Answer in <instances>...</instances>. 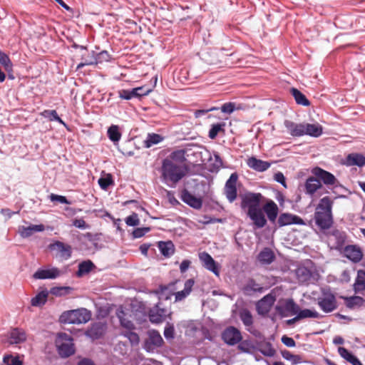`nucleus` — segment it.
I'll list each match as a JSON object with an SVG mask.
<instances>
[{
	"instance_id": "nucleus-1",
	"label": "nucleus",
	"mask_w": 365,
	"mask_h": 365,
	"mask_svg": "<svg viewBox=\"0 0 365 365\" xmlns=\"http://www.w3.org/2000/svg\"><path fill=\"white\" fill-rule=\"evenodd\" d=\"M333 201L328 196L324 197L317 205L314 215L317 226L322 230H329L334 223L332 215Z\"/></svg>"
},
{
	"instance_id": "nucleus-2",
	"label": "nucleus",
	"mask_w": 365,
	"mask_h": 365,
	"mask_svg": "<svg viewBox=\"0 0 365 365\" xmlns=\"http://www.w3.org/2000/svg\"><path fill=\"white\" fill-rule=\"evenodd\" d=\"M185 165H178L171 160H163L162 175L165 180L175 184L185 175Z\"/></svg>"
},
{
	"instance_id": "nucleus-3",
	"label": "nucleus",
	"mask_w": 365,
	"mask_h": 365,
	"mask_svg": "<svg viewBox=\"0 0 365 365\" xmlns=\"http://www.w3.org/2000/svg\"><path fill=\"white\" fill-rule=\"evenodd\" d=\"M91 318V312L81 308L64 312L60 317V321L65 324H86Z\"/></svg>"
},
{
	"instance_id": "nucleus-4",
	"label": "nucleus",
	"mask_w": 365,
	"mask_h": 365,
	"mask_svg": "<svg viewBox=\"0 0 365 365\" xmlns=\"http://www.w3.org/2000/svg\"><path fill=\"white\" fill-rule=\"evenodd\" d=\"M58 354L62 357H68L74 354L73 338L66 333H59L56 341Z\"/></svg>"
},
{
	"instance_id": "nucleus-5",
	"label": "nucleus",
	"mask_w": 365,
	"mask_h": 365,
	"mask_svg": "<svg viewBox=\"0 0 365 365\" xmlns=\"http://www.w3.org/2000/svg\"><path fill=\"white\" fill-rule=\"evenodd\" d=\"M318 305L326 313L335 310L337 302L334 294L329 289H322V295L318 298Z\"/></svg>"
},
{
	"instance_id": "nucleus-6",
	"label": "nucleus",
	"mask_w": 365,
	"mask_h": 365,
	"mask_svg": "<svg viewBox=\"0 0 365 365\" xmlns=\"http://www.w3.org/2000/svg\"><path fill=\"white\" fill-rule=\"evenodd\" d=\"M48 249L55 252V257L62 260H67L72 255V247L70 245L61 241H54L48 245Z\"/></svg>"
},
{
	"instance_id": "nucleus-7",
	"label": "nucleus",
	"mask_w": 365,
	"mask_h": 365,
	"mask_svg": "<svg viewBox=\"0 0 365 365\" xmlns=\"http://www.w3.org/2000/svg\"><path fill=\"white\" fill-rule=\"evenodd\" d=\"M262 195L260 193H247L242 200L241 207L247 208V212L255 211L260 208V201Z\"/></svg>"
},
{
	"instance_id": "nucleus-8",
	"label": "nucleus",
	"mask_w": 365,
	"mask_h": 365,
	"mask_svg": "<svg viewBox=\"0 0 365 365\" xmlns=\"http://www.w3.org/2000/svg\"><path fill=\"white\" fill-rule=\"evenodd\" d=\"M276 311L282 317L295 315L299 311V307L292 299H285L276 307Z\"/></svg>"
},
{
	"instance_id": "nucleus-9",
	"label": "nucleus",
	"mask_w": 365,
	"mask_h": 365,
	"mask_svg": "<svg viewBox=\"0 0 365 365\" xmlns=\"http://www.w3.org/2000/svg\"><path fill=\"white\" fill-rule=\"evenodd\" d=\"M312 173L327 186H335L339 184L338 180L333 174L319 167L313 168Z\"/></svg>"
},
{
	"instance_id": "nucleus-10",
	"label": "nucleus",
	"mask_w": 365,
	"mask_h": 365,
	"mask_svg": "<svg viewBox=\"0 0 365 365\" xmlns=\"http://www.w3.org/2000/svg\"><path fill=\"white\" fill-rule=\"evenodd\" d=\"M163 339L158 331L153 330L149 332L148 338L145 341L144 349L147 351H153L156 348L160 347Z\"/></svg>"
},
{
	"instance_id": "nucleus-11",
	"label": "nucleus",
	"mask_w": 365,
	"mask_h": 365,
	"mask_svg": "<svg viewBox=\"0 0 365 365\" xmlns=\"http://www.w3.org/2000/svg\"><path fill=\"white\" fill-rule=\"evenodd\" d=\"M237 179V174L234 173L231 174L225 183V194L230 202H232L234 200H235L237 196V190L236 187Z\"/></svg>"
},
{
	"instance_id": "nucleus-12",
	"label": "nucleus",
	"mask_w": 365,
	"mask_h": 365,
	"mask_svg": "<svg viewBox=\"0 0 365 365\" xmlns=\"http://www.w3.org/2000/svg\"><path fill=\"white\" fill-rule=\"evenodd\" d=\"M223 341L229 345H235L242 340L240 331L234 327H229L222 332Z\"/></svg>"
},
{
	"instance_id": "nucleus-13",
	"label": "nucleus",
	"mask_w": 365,
	"mask_h": 365,
	"mask_svg": "<svg viewBox=\"0 0 365 365\" xmlns=\"http://www.w3.org/2000/svg\"><path fill=\"white\" fill-rule=\"evenodd\" d=\"M275 301V296L272 294L265 295L262 299L259 300L256 304V309L258 314L261 315L268 314Z\"/></svg>"
},
{
	"instance_id": "nucleus-14",
	"label": "nucleus",
	"mask_w": 365,
	"mask_h": 365,
	"mask_svg": "<svg viewBox=\"0 0 365 365\" xmlns=\"http://www.w3.org/2000/svg\"><path fill=\"white\" fill-rule=\"evenodd\" d=\"M199 258L205 268L213 272L216 276L220 275L219 265L209 253L206 252H201L199 255Z\"/></svg>"
},
{
	"instance_id": "nucleus-15",
	"label": "nucleus",
	"mask_w": 365,
	"mask_h": 365,
	"mask_svg": "<svg viewBox=\"0 0 365 365\" xmlns=\"http://www.w3.org/2000/svg\"><path fill=\"white\" fill-rule=\"evenodd\" d=\"M81 50L83 51L81 54V62L78 64L77 70L85 66L96 65L100 62L94 51H89L83 46L81 47Z\"/></svg>"
},
{
	"instance_id": "nucleus-16",
	"label": "nucleus",
	"mask_w": 365,
	"mask_h": 365,
	"mask_svg": "<svg viewBox=\"0 0 365 365\" xmlns=\"http://www.w3.org/2000/svg\"><path fill=\"white\" fill-rule=\"evenodd\" d=\"M279 227L290 225H306L304 221L300 217L291 213H282L277 220Z\"/></svg>"
},
{
	"instance_id": "nucleus-17",
	"label": "nucleus",
	"mask_w": 365,
	"mask_h": 365,
	"mask_svg": "<svg viewBox=\"0 0 365 365\" xmlns=\"http://www.w3.org/2000/svg\"><path fill=\"white\" fill-rule=\"evenodd\" d=\"M181 200L191 207L197 210L200 209L202 206V200L195 197L185 189L182 191Z\"/></svg>"
},
{
	"instance_id": "nucleus-18",
	"label": "nucleus",
	"mask_w": 365,
	"mask_h": 365,
	"mask_svg": "<svg viewBox=\"0 0 365 365\" xmlns=\"http://www.w3.org/2000/svg\"><path fill=\"white\" fill-rule=\"evenodd\" d=\"M344 255L354 262H359L363 257V253L356 245H347L344 249Z\"/></svg>"
},
{
	"instance_id": "nucleus-19",
	"label": "nucleus",
	"mask_w": 365,
	"mask_h": 365,
	"mask_svg": "<svg viewBox=\"0 0 365 365\" xmlns=\"http://www.w3.org/2000/svg\"><path fill=\"white\" fill-rule=\"evenodd\" d=\"M264 290V287L252 278H249L242 288L243 293L248 296L252 295L256 292L262 293Z\"/></svg>"
},
{
	"instance_id": "nucleus-20",
	"label": "nucleus",
	"mask_w": 365,
	"mask_h": 365,
	"mask_svg": "<svg viewBox=\"0 0 365 365\" xmlns=\"http://www.w3.org/2000/svg\"><path fill=\"white\" fill-rule=\"evenodd\" d=\"M166 314V309L160 308L158 304L150 309L148 317L152 323L159 324L165 319Z\"/></svg>"
},
{
	"instance_id": "nucleus-21",
	"label": "nucleus",
	"mask_w": 365,
	"mask_h": 365,
	"mask_svg": "<svg viewBox=\"0 0 365 365\" xmlns=\"http://www.w3.org/2000/svg\"><path fill=\"white\" fill-rule=\"evenodd\" d=\"M284 126L289 133L293 137L304 135V123H296L289 120L284 121Z\"/></svg>"
},
{
	"instance_id": "nucleus-22",
	"label": "nucleus",
	"mask_w": 365,
	"mask_h": 365,
	"mask_svg": "<svg viewBox=\"0 0 365 365\" xmlns=\"http://www.w3.org/2000/svg\"><path fill=\"white\" fill-rule=\"evenodd\" d=\"M247 165L249 168L257 172H264L271 165L269 162L257 159L254 156H252L247 160Z\"/></svg>"
},
{
	"instance_id": "nucleus-23",
	"label": "nucleus",
	"mask_w": 365,
	"mask_h": 365,
	"mask_svg": "<svg viewBox=\"0 0 365 365\" xmlns=\"http://www.w3.org/2000/svg\"><path fill=\"white\" fill-rule=\"evenodd\" d=\"M26 340V332L19 328H14L9 333V344H18L24 342Z\"/></svg>"
},
{
	"instance_id": "nucleus-24",
	"label": "nucleus",
	"mask_w": 365,
	"mask_h": 365,
	"mask_svg": "<svg viewBox=\"0 0 365 365\" xmlns=\"http://www.w3.org/2000/svg\"><path fill=\"white\" fill-rule=\"evenodd\" d=\"M247 215L252 220L254 225L257 228H262L267 224V220L261 208L251 212H247Z\"/></svg>"
},
{
	"instance_id": "nucleus-25",
	"label": "nucleus",
	"mask_w": 365,
	"mask_h": 365,
	"mask_svg": "<svg viewBox=\"0 0 365 365\" xmlns=\"http://www.w3.org/2000/svg\"><path fill=\"white\" fill-rule=\"evenodd\" d=\"M61 274V271L56 268L53 267L48 269H38L34 274L35 279H56Z\"/></svg>"
},
{
	"instance_id": "nucleus-26",
	"label": "nucleus",
	"mask_w": 365,
	"mask_h": 365,
	"mask_svg": "<svg viewBox=\"0 0 365 365\" xmlns=\"http://www.w3.org/2000/svg\"><path fill=\"white\" fill-rule=\"evenodd\" d=\"M322 187V182L316 176L308 178L304 184L306 193L310 195H313Z\"/></svg>"
},
{
	"instance_id": "nucleus-27",
	"label": "nucleus",
	"mask_w": 365,
	"mask_h": 365,
	"mask_svg": "<svg viewBox=\"0 0 365 365\" xmlns=\"http://www.w3.org/2000/svg\"><path fill=\"white\" fill-rule=\"evenodd\" d=\"M263 211L267 214V216L270 222H275L278 215V207L277 204L270 200L263 206Z\"/></svg>"
},
{
	"instance_id": "nucleus-28",
	"label": "nucleus",
	"mask_w": 365,
	"mask_h": 365,
	"mask_svg": "<svg viewBox=\"0 0 365 365\" xmlns=\"http://www.w3.org/2000/svg\"><path fill=\"white\" fill-rule=\"evenodd\" d=\"M304 135L318 138L323 133V127L319 123H304Z\"/></svg>"
},
{
	"instance_id": "nucleus-29",
	"label": "nucleus",
	"mask_w": 365,
	"mask_h": 365,
	"mask_svg": "<svg viewBox=\"0 0 365 365\" xmlns=\"http://www.w3.org/2000/svg\"><path fill=\"white\" fill-rule=\"evenodd\" d=\"M274 259V253L267 247L264 248L257 256V259L262 264H269Z\"/></svg>"
},
{
	"instance_id": "nucleus-30",
	"label": "nucleus",
	"mask_w": 365,
	"mask_h": 365,
	"mask_svg": "<svg viewBox=\"0 0 365 365\" xmlns=\"http://www.w3.org/2000/svg\"><path fill=\"white\" fill-rule=\"evenodd\" d=\"M297 279L301 283H309L312 277V272L305 267H299L296 270Z\"/></svg>"
},
{
	"instance_id": "nucleus-31",
	"label": "nucleus",
	"mask_w": 365,
	"mask_h": 365,
	"mask_svg": "<svg viewBox=\"0 0 365 365\" xmlns=\"http://www.w3.org/2000/svg\"><path fill=\"white\" fill-rule=\"evenodd\" d=\"M194 284L195 281L193 279H187L185 282L184 289L182 291L175 293V301H181L183 299H185L187 296H188L192 291Z\"/></svg>"
},
{
	"instance_id": "nucleus-32",
	"label": "nucleus",
	"mask_w": 365,
	"mask_h": 365,
	"mask_svg": "<svg viewBox=\"0 0 365 365\" xmlns=\"http://www.w3.org/2000/svg\"><path fill=\"white\" fill-rule=\"evenodd\" d=\"M45 229L43 225H31L28 227H22L20 228V235L23 237H29L34 232H42Z\"/></svg>"
},
{
	"instance_id": "nucleus-33",
	"label": "nucleus",
	"mask_w": 365,
	"mask_h": 365,
	"mask_svg": "<svg viewBox=\"0 0 365 365\" xmlns=\"http://www.w3.org/2000/svg\"><path fill=\"white\" fill-rule=\"evenodd\" d=\"M346 164L362 167L365 165V156L359 153H351L346 157Z\"/></svg>"
},
{
	"instance_id": "nucleus-34",
	"label": "nucleus",
	"mask_w": 365,
	"mask_h": 365,
	"mask_svg": "<svg viewBox=\"0 0 365 365\" xmlns=\"http://www.w3.org/2000/svg\"><path fill=\"white\" fill-rule=\"evenodd\" d=\"M354 290L359 293L365 290V270L359 269L354 284Z\"/></svg>"
},
{
	"instance_id": "nucleus-35",
	"label": "nucleus",
	"mask_w": 365,
	"mask_h": 365,
	"mask_svg": "<svg viewBox=\"0 0 365 365\" xmlns=\"http://www.w3.org/2000/svg\"><path fill=\"white\" fill-rule=\"evenodd\" d=\"M346 306L349 309L360 307L365 304V299L359 296L344 297Z\"/></svg>"
},
{
	"instance_id": "nucleus-36",
	"label": "nucleus",
	"mask_w": 365,
	"mask_h": 365,
	"mask_svg": "<svg viewBox=\"0 0 365 365\" xmlns=\"http://www.w3.org/2000/svg\"><path fill=\"white\" fill-rule=\"evenodd\" d=\"M290 93L292 95V96L294 97V98L297 104L302 105L304 106H309L310 105V102L307 98L305 95H304L297 88H292L290 89Z\"/></svg>"
},
{
	"instance_id": "nucleus-37",
	"label": "nucleus",
	"mask_w": 365,
	"mask_h": 365,
	"mask_svg": "<svg viewBox=\"0 0 365 365\" xmlns=\"http://www.w3.org/2000/svg\"><path fill=\"white\" fill-rule=\"evenodd\" d=\"M117 316L119 319L120 325L122 327L125 328L126 330H133L135 329V325L131 320H130L127 317V314L124 311L120 310L117 312Z\"/></svg>"
},
{
	"instance_id": "nucleus-38",
	"label": "nucleus",
	"mask_w": 365,
	"mask_h": 365,
	"mask_svg": "<svg viewBox=\"0 0 365 365\" xmlns=\"http://www.w3.org/2000/svg\"><path fill=\"white\" fill-rule=\"evenodd\" d=\"M185 151L184 150H178L172 152L168 158L165 160H173L175 163L178 165H185Z\"/></svg>"
},
{
	"instance_id": "nucleus-39",
	"label": "nucleus",
	"mask_w": 365,
	"mask_h": 365,
	"mask_svg": "<svg viewBox=\"0 0 365 365\" xmlns=\"http://www.w3.org/2000/svg\"><path fill=\"white\" fill-rule=\"evenodd\" d=\"M158 248L165 257H170L174 253L175 247L171 241L159 242Z\"/></svg>"
},
{
	"instance_id": "nucleus-40",
	"label": "nucleus",
	"mask_w": 365,
	"mask_h": 365,
	"mask_svg": "<svg viewBox=\"0 0 365 365\" xmlns=\"http://www.w3.org/2000/svg\"><path fill=\"white\" fill-rule=\"evenodd\" d=\"M44 118H48L50 121L56 120L61 124L66 125L63 120L58 116L56 110H44L40 113Z\"/></svg>"
},
{
	"instance_id": "nucleus-41",
	"label": "nucleus",
	"mask_w": 365,
	"mask_h": 365,
	"mask_svg": "<svg viewBox=\"0 0 365 365\" xmlns=\"http://www.w3.org/2000/svg\"><path fill=\"white\" fill-rule=\"evenodd\" d=\"M108 136L109 139L115 143L118 142L121 138V133L119 131V127L116 125H112L108 129Z\"/></svg>"
},
{
	"instance_id": "nucleus-42",
	"label": "nucleus",
	"mask_w": 365,
	"mask_h": 365,
	"mask_svg": "<svg viewBox=\"0 0 365 365\" xmlns=\"http://www.w3.org/2000/svg\"><path fill=\"white\" fill-rule=\"evenodd\" d=\"M282 356L286 360L291 361L292 365L300 364L303 361V359L301 356L293 354L287 350L282 351Z\"/></svg>"
},
{
	"instance_id": "nucleus-43",
	"label": "nucleus",
	"mask_w": 365,
	"mask_h": 365,
	"mask_svg": "<svg viewBox=\"0 0 365 365\" xmlns=\"http://www.w3.org/2000/svg\"><path fill=\"white\" fill-rule=\"evenodd\" d=\"M163 138L156 133L148 134L146 140L144 141L145 147L150 148L154 145L160 143Z\"/></svg>"
},
{
	"instance_id": "nucleus-44",
	"label": "nucleus",
	"mask_w": 365,
	"mask_h": 365,
	"mask_svg": "<svg viewBox=\"0 0 365 365\" xmlns=\"http://www.w3.org/2000/svg\"><path fill=\"white\" fill-rule=\"evenodd\" d=\"M121 334L128 338L132 346H136L140 342V337L138 334L133 332V330H125Z\"/></svg>"
},
{
	"instance_id": "nucleus-45",
	"label": "nucleus",
	"mask_w": 365,
	"mask_h": 365,
	"mask_svg": "<svg viewBox=\"0 0 365 365\" xmlns=\"http://www.w3.org/2000/svg\"><path fill=\"white\" fill-rule=\"evenodd\" d=\"M225 125V123H216V124L212 125V128H210V130L209 131V135H208L209 138L211 139H215L219 133L222 132L224 133H225V129H224Z\"/></svg>"
},
{
	"instance_id": "nucleus-46",
	"label": "nucleus",
	"mask_w": 365,
	"mask_h": 365,
	"mask_svg": "<svg viewBox=\"0 0 365 365\" xmlns=\"http://www.w3.org/2000/svg\"><path fill=\"white\" fill-rule=\"evenodd\" d=\"M93 267L94 264L91 261H84L79 264L77 274L78 276H81L84 274L88 273Z\"/></svg>"
},
{
	"instance_id": "nucleus-47",
	"label": "nucleus",
	"mask_w": 365,
	"mask_h": 365,
	"mask_svg": "<svg viewBox=\"0 0 365 365\" xmlns=\"http://www.w3.org/2000/svg\"><path fill=\"white\" fill-rule=\"evenodd\" d=\"M240 319L246 327H250L253 324V319L250 312L247 309H243L240 313Z\"/></svg>"
},
{
	"instance_id": "nucleus-48",
	"label": "nucleus",
	"mask_w": 365,
	"mask_h": 365,
	"mask_svg": "<svg viewBox=\"0 0 365 365\" xmlns=\"http://www.w3.org/2000/svg\"><path fill=\"white\" fill-rule=\"evenodd\" d=\"M0 64H1L6 71H12V63L9 56L0 50Z\"/></svg>"
},
{
	"instance_id": "nucleus-49",
	"label": "nucleus",
	"mask_w": 365,
	"mask_h": 365,
	"mask_svg": "<svg viewBox=\"0 0 365 365\" xmlns=\"http://www.w3.org/2000/svg\"><path fill=\"white\" fill-rule=\"evenodd\" d=\"M299 317V320L305 318H319V314L314 310L305 309L300 310L297 314Z\"/></svg>"
},
{
	"instance_id": "nucleus-50",
	"label": "nucleus",
	"mask_w": 365,
	"mask_h": 365,
	"mask_svg": "<svg viewBox=\"0 0 365 365\" xmlns=\"http://www.w3.org/2000/svg\"><path fill=\"white\" fill-rule=\"evenodd\" d=\"M48 294L45 292L38 293L35 297L31 299V304L37 307L44 304L46 302Z\"/></svg>"
},
{
	"instance_id": "nucleus-51",
	"label": "nucleus",
	"mask_w": 365,
	"mask_h": 365,
	"mask_svg": "<svg viewBox=\"0 0 365 365\" xmlns=\"http://www.w3.org/2000/svg\"><path fill=\"white\" fill-rule=\"evenodd\" d=\"M86 335L93 339L100 338L103 335L101 327L97 324L92 326V327L88 330Z\"/></svg>"
},
{
	"instance_id": "nucleus-52",
	"label": "nucleus",
	"mask_w": 365,
	"mask_h": 365,
	"mask_svg": "<svg viewBox=\"0 0 365 365\" xmlns=\"http://www.w3.org/2000/svg\"><path fill=\"white\" fill-rule=\"evenodd\" d=\"M3 361L6 365H22V361L19 360L18 356L11 355H5Z\"/></svg>"
},
{
	"instance_id": "nucleus-53",
	"label": "nucleus",
	"mask_w": 365,
	"mask_h": 365,
	"mask_svg": "<svg viewBox=\"0 0 365 365\" xmlns=\"http://www.w3.org/2000/svg\"><path fill=\"white\" fill-rule=\"evenodd\" d=\"M71 289L69 287H53L51 289V293L56 296H63L70 293Z\"/></svg>"
},
{
	"instance_id": "nucleus-54",
	"label": "nucleus",
	"mask_w": 365,
	"mask_h": 365,
	"mask_svg": "<svg viewBox=\"0 0 365 365\" xmlns=\"http://www.w3.org/2000/svg\"><path fill=\"white\" fill-rule=\"evenodd\" d=\"M113 180L110 175H108L105 178H101L98 180V184L100 187L103 189L106 190L111 184H113Z\"/></svg>"
},
{
	"instance_id": "nucleus-55",
	"label": "nucleus",
	"mask_w": 365,
	"mask_h": 365,
	"mask_svg": "<svg viewBox=\"0 0 365 365\" xmlns=\"http://www.w3.org/2000/svg\"><path fill=\"white\" fill-rule=\"evenodd\" d=\"M125 223L128 226H137L140 224V220L138 214L133 212L132 215L127 217L125 220Z\"/></svg>"
},
{
	"instance_id": "nucleus-56",
	"label": "nucleus",
	"mask_w": 365,
	"mask_h": 365,
	"mask_svg": "<svg viewBox=\"0 0 365 365\" xmlns=\"http://www.w3.org/2000/svg\"><path fill=\"white\" fill-rule=\"evenodd\" d=\"M150 227H138L133 230V236L134 238H140L144 236L147 232L150 231Z\"/></svg>"
},
{
	"instance_id": "nucleus-57",
	"label": "nucleus",
	"mask_w": 365,
	"mask_h": 365,
	"mask_svg": "<svg viewBox=\"0 0 365 365\" xmlns=\"http://www.w3.org/2000/svg\"><path fill=\"white\" fill-rule=\"evenodd\" d=\"M338 352L339 355L347 361H349V360H351V359L354 356V355L344 347H339Z\"/></svg>"
},
{
	"instance_id": "nucleus-58",
	"label": "nucleus",
	"mask_w": 365,
	"mask_h": 365,
	"mask_svg": "<svg viewBox=\"0 0 365 365\" xmlns=\"http://www.w3.org/2000/svg\"><path fill=\"white\" fill-rule=\"evenodd\" d=\"M235 105L234 103H225L221 107V111L225 113H231L235 110Z\"/></svg>"
},
{
	"instance_id": "nucleus-59",
	"label": "nucleus",
	"mask_w": 365,
	"mask_h": 365,
	"mask_svg": "<svg viewBox=\"0 0 365 365\" xmlns=\"http://www.w3.org/2000/svg\"><path fill=\"white\" fill-rule=\"evenodd\" d=\"M50 199L53 202L58 201L63 204H70V202L66 199V197L65 196L58 195L56 194H51L50 195Z\"/></svg>"
},
{
	"instance_id": "nucleus-60",
	"label": "nucleus",
	"mask_w": 365,
	"mask_h": 365,
	"mask_svg": "<svg viewBox=\"0 0 365 365\" xmlns=\"http://www.w3.org/2000/svg\"><path fill=\"white\" fill-rule=\"evenodd\" d=\"M73 225H74L76 227L80 228V229H86L88 228L89 225H87L86 221L82 219H75L73 221Z\"/></svg>"
},
{
	"instance_id": "nucleus-61",
	"label": "nucleus",
	"mask_w": 365,
	"mask_h": 365,
	"mask_svg": "<svg viewBox=\"0 0 365 365\" xmlns=\"http://www.w3.org/2000/svg\"><path fill=\"white\" fill-rule=\"evenodd\" d=\"M261 352L267 356H272L275 354V350L272 347L270 344H267Z\"/></svg>"
},
{
	"instance_id": "nucleus-62",
	"label": "nucleus",
	"mask_w": 365,
	"mask_h": 365,
	"mask_svg": "<svg viewBox=\"0 0 365 365\" xmlns=\"http://www.w3.org/2000/svg\"><path fill=\"white\" fill-rule=\"evenodd\" d=\"M213 156L215 158V163H214V167L216 169H219L220 168H222L224 166L223 165V160L220 156L218 153H214Z\"/></svg>"
},
{
	"instance_id": "nucleus-63",
	"label": "nucleus",
	"mask_w": 365,
	"mask_h": 365,
	"mask_svg": "<svg viewBox=\"0 0 365 365\" xmlns=\"http://www.w3.org/2000/svg\"><path fill=\"white\" fill-rule=\"evenodd\" d=\"M142 88H135L132 90H130L131 98L134 97H141L148 95V91H145L143 93H140L139 91H142Z\"/></svg>"
},
{
	"instance_id": "nucleus-64",
	"label": "nucleus",
	"mask_w": 365,
	"mask_h": 365,
	"mask_svg": "<svg viewBox=\"0 0 365 365\" xmlns=\"http://www.w3.org/2000/svg\"><path fill=\"white\" fill-rule=\"evenodd\" d=\"M282 342L288 347H294L296 344L295 341L287 336H283L282 337Z\"/></svg>"
}]
</instances>
